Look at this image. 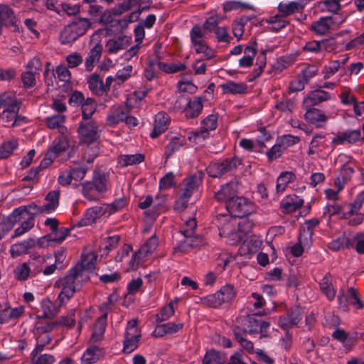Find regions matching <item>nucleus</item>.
Here are the masks:
<instances>
[{
  "label": "nucleus",
  "mask_w": 364,
  "mask_h": 364,
  "mask_svg": "<svg viewBox=\"0 0 364 364\" xmlns=\"http://www.w3.org/2000/svg\"><path fill=\"white\" fill-rule=\"evenodd\" d=\"M256 315H247L240 318L241 325H235L232 333L235 340L248 353L254 352V344L247 339V334H259V339L269 337L270 323L262 318H257Z\"/></svg>",
  "instance_id": "f257e3e1"
},
{
  "label": "nucleus",
  "mask_w": 364,
  "mask_h": 364,
  "mask_svg": "<svg viewBox=\"0 0 364 364\" xmlns=\"http://www.w3.org/2000/svg\"><path fill=\"white\" fill-rule=\"evenodd\" d=\"M87 282V277L84 274H78L73 268L56 280L55 287L61 289L57 298L59 305L61 306L68 301L81 288L82 284Z\"/></svg>",
  "instance_id": "f03ea898"
},
{
  "label": "nucleus",
  "mask_w": 364,
  "mask_h": 364,
  "mask_svg": "<svg viewBox=\"0 0 364 364\" xmlns=\"http://www.w3.org/2000/svg\"><path fill=\"white\" fill-rule=\"evenodd\" d=\"M196 227L197 223L195 218H189L185 222L184 227L182 228L181 232L186 239L178 245L176 251L186 252L190 249L199 247L203 244V238L201 236L193 237Z\"/></svg>",
  "instance_id": "7ed1b4c3"
},
{
  "label": "nucleus",
  "mask_w": 364,
  "mask_h": 364,
  "mask_svg": "<svg viewBox=\"0 0 364 364\" xmlns=\"http://www.w3.org/2000/svg\"><path fill=\"white\" fill-rule=\"evenodd\" d=\"M236 296L233 286L227 284L222 287L216 293L208 295L203 299V303L209 307L218 308L223 304L231 302Z\"/></svg>",
  "instance_id": "20e7f679"
},
{
  "label": "nucleus",
  "mask_w": 364,
  "mask_h": 364,
  "mask_svg": "<svg viewBox=\"0 0 364 364\" xmlns=\"http://www.w3.org/2000/svg\"><path fill=\"white\" fill-rule=\"evenodd\" d=\"M364 202V193L358 194L355 200L347 205L348 210L343 213L341 218L348 220V225L355 226L361 224L364 220V215L360 213V208Z\"/></svg>",
  "instance_id": "39448f33"
},
{
  "label": "nucleus",
  "mask_w": 364,
  "mask_h": 364,
  "mask_svg": "<svg viewBox=\"0 0 364 364\" xmlns=\"http://www.w3.org/2000/svg\"><path fill=\"white\" fill-rule=\"evenodd\" d=\"M229 215L234 218H243L254 211V204L247 198L236 196L225 205Z\"/></svg>",
  "instance_id": "423d86ee"
},
{
  "label": "nucleus",
  "mask_w": 364,
  "mask_h": 364,
  "mask_svg": "<svg viewBox=\"0 0 364 364\" xmlns=\"http://www.w3.org/2000/svg\"><path fill=\"white\" fill-rule=\"evenodd\" d=\"M242 163V160L234 156L210 164L208 167L209 175L213 178L220 177L227 173L235 171Z\"/></svg>",
  "instance_id": "0eeeda50"
},
{
  "label": "nucleus",
  "mask_w": 364,
  "mask_h": 364,
  "mask_svg": "<svg viewBox=\"0 0 364 364\" xmlns=\"http://www.w3.org/2000/svg\"><path fill=\"white\" fill-rule=\"evenodd\" d=\"M159 245L158 238L156 235L149 237L144 244L133 255V265L139 266L142 264L157 248Z\"/></svg>",
  "instance_id": "6e6552de"
},
{
  "label": "nucleus",
  "mask_w": 364,
  "mask_h": 364,
  "mask_svg": "<svg viewBox=\"0 0 364 364\" xmlns=\"http://www.w3.org/2000/svg\"><path fill=\"white\" fill-rule=\"evenodd\" d=\"M318 71V68L316 65L307 64L303 68L298 75L296 80L291 83L292 87L290 91H302L305 85L309 83Z\"/></svg>",
  "instance_id": "1a4fd4ad"
},
{
  "label": "nucleus",
  "mask_w": 364,
  "mask_h": 364,
  "mask_svg": "<svg viewBox=\"0 0 364 364\" xmlns=\"http://www.w3.org/2000/svg\"><path fill=\"white\" fill-rule=\"evenodd\" d=\"M238 183L235 181H231L220 186V188L214 194L215 198L219 201L225 203L227 205L231 200L237 196Z\"/></svg>",
  "instance_id": "9d476101"
},
{
  "label": "nucleus",
  "mask_w": 364,
  "mask_h": 364,
  "mask_svg": "<svg viewBox=\"0 0 364 364\" xmlns=\"http://www.w3.org/2000/svg\"><path fill=\"white\" fill-rule=\"evenodd\" d=\"M97 130L98 128L96 122L90 120L85 123H80L78 133L83 142L90 144L96 141L99 137Z\"/></svg>",
  "instance_id": "9b49d317"
},
{
  "label": "nucleus",
  "mask_w": 364,
  "mask_h": 364,
  "mask_svg": "<svg viewBox=\"0 0 364 364\" xmlns=\"http://www.w3.org/2000/svg\"><path fill=\"white\" fill-rule=\"evenodd\" d=\"M332 338L342 343L347 350L353 349L358 340L357 332L347 333L343 328H336L332 333Z\"/></svg>",
  "instance_id": "f8f14e48"
},
{
  "label": "nucleus",
  "mask_w": 364,
  "mask_h": 364,
  "mask_svg": "<svg viewBox=\"0 0 364 364\" xmlns=\"http://www.w3.org/2000/svg\"><path fill=\"white\" fill-rule=\"evenodd\" d=\"M24 312L23 306L11 308L8 303L0 305V323H8L11 320L18 318Z\"/></svg>",
  "instance_id": "ddd939ff"
},
{
  "label": "nucleus",
  "mask_w": 364,
  "mask_h": 364,
  "mask_svg": "<svg viewBox=\"0 0 364 364\" xmlns=\"http://www.w3.org/2000/svg\"><path fill=\"white\" fill-rule=\"evenodd\" d=\"M97 257L94 254H87L82 256V260L73 268L76 270L78 274H84L87 277V282L90 280V273L92 272L95 267Z\"/></svg>",
  "instance_id": "4468645a"
},
{
  "label": "nucleus",
  "mask_w": 364,
  "mask_h": 364,
  "mask_svg": "<svg viewBox=\"0 0 364 364\" xmlns=\"http://www.w3.org/2000/svg\"><path fill=\"white\" fill-rule=\"evenodd\" d=\"M204 100L203 97H195L190 100L183 109L185 117L187 119L198 117L202 112Z\"/></svg>",
  "instance_id": "2eb2a0df"
},
{
  "label": "nucleus",
  "mask_w": 364,
  "mask_h": 364,
  "mask_svg": "<svg viewBox=\"0 0 364 364\" xmlns=\"http://www.w3.org/2000/svg\"><path fill=\"white\" fill-rule=\"evenodd\" d=\"M104 348L97 345H90L87 348L81 357L82 364H94L104 356Z\"/></svg>",
  "instance_id": "dca6fc26"
},
{
  "label": "nucleus",
  "mask_w": 364,
  "mask_h": 364,
  "mask_svg": "<svg viewBox=\"0 0 364 364\" xmlns=\"http://www.w3.org/2000/svg\"><path fill=\"white\" fill-rule=\"evenodd\" d=\"M0 22L4 24L5 27L14 28L15 31H18L14 12L13 9L7 5L0 4Z\"/></svg>",
  "instance_id": "f3484780"
},
{
  "label": "nucleus",
  "mask_w": 364,
  "mask_h": 364,
  "mask_svg": "<svg viewBox=\"0 0 364 364\" xmlns=\"http://www.w3.org/2000/svg\"><path fill=\"white\" fill-rule=\"evenodd\" d=\"M362 141L361 132L359 129L346 130L336 135L332 140L336 144H343L345 142L355 144Z\"/></svg>",
  "instance_id": "a211bd4d"
},
{
  "label": "nucleus",
  "mask_w": 364,
  "mask_h": 364,
  "mask_svg": "<svg viewBox=\"0 0 364 364\" xmlns=\"http://www.w3.org/2000/svg\"><path fill=\"white\" fill-rule=\"evenodd\" d=\"M218 114H209L201 122L200 129L196 132V136L205 139L209 136V132L215 130L218 125Z\"/></svg>",
  "instance_id": "6ab92c4d"
},
{
  "label": "nucleus",
  "mask_w": 364,
  "mask_h": 364,
  "mask_svg": "<svg viewBox=\"0 0 364 364\" xmlns=\"http://www.w3.org/2000/svg\"><path fill=\"white\" fill-rule=\"evenodd\" d=\"M170 117L164 112H160L155 116L154 129L150 134L152 139H155L168 129Z\"/></svg>",
  "instance_id": "aec40b11"
},
{
  "label": "nucleus",
  "mask_w": 364,
  "mask_h": 364,
  "mask_svg": "<svg viewBox=\"0 0 364 364\" xmlns=\"http://www.w3.org/2000/svg\"><path fill=\"white\" fill-rule=\"evenodd\" d=\"M305 109L306 112L304 114V118L309 123L314 124L316 127H323L324 126L327 117L321 110L314 107Z\"/></svg>",
  "instance_id": "412c9836"
},
{
  "label": "nucleus",
  "mask_w": 364,
  "mask_h": 364,
  "mask_svg": "<svg viewBox=\"0 0 364 364\" xmlns=\"http://www.w3.org/2000/svg\"><path fill=\"white\" fill-rule=\"evenodd\" d=\"M184 326L183 323H174L168 322L158 324L153 332L155 337H163L165 335H172L181 331Z\"/></svg>",
  "instance_id": "4be33fe9"
},
{
  "label": "nucleus",
  "mask_w": 364,
  "mask_h": 364,
  "mask_svg": "<svg viewBox=\"0 0 364 364\" xmlns=\"http://www.w3.org/2000/svg\"><path fill=\"white\" fill-rule=\"evenodd\" d=\"M13 212L14 215H15L17 218H19V221L21 218H24V215H28V218H32L33 220V215L44 213L43 205L39 206L33 203L28 204V205L15 208Z\"/></svg>",
  "instance_id": "5701e85b"
},
{
  "label": "nucleus",
  "mask_w": 364,
  "mask_h": 364,
  "mask_svg": "<svg viewBox=\"0 0 364 364\" xmlns=\"http://www.w3.org/2000/svg\"><path fill=\"white\" fill-rule=\"evenodd\" d=\"M55 74L56 79L62 82V85H59L60 87H63L61 91H73L70 72L64 65H60L56 68Z\"/></svg>",
  "instance_id": "b1692460"
},
{
  "label": "nucleus",
  "mask_w": 364,
  "mask_h": 364,
  "mask_svg": "<svg viewBox=\"0 0 364 364\" xmlns=\"http://www.w3.org/2000/svg\"><path fill=\"white\" fill-rule=\"evenodd\" d=\"M105 213L103 208L101 206H94L87 209L83 217L77 223V226L82 227L92 224L96 219Z\"/></svg>",
  "instance_id": "393cba45"
},
{
  "label": "nucleus",
  "mask_w": 364,
  "mask_h": 364,
  "mask_svg": "<svg viewBox=\"0 0 364 364\" xmlns=\"http://www.w3.org/2000/svg\"><path fill=\"white\" fill-rule=\"evenodd\" d=\"M280 204L284 212L290 213L299 209L304 204V200L296 195L288 196Z\"/></svg>",
  "instance_id": "a878e982"
},
{
  "label": "nucleus",
  "mask_w": 364,
  "mask_h": 364,
  "mask_svg": "<svg viewBox=\"0 0 364 364\" xmlns=\"http://www.w3.org/2000/svg\"><path fill=\"white\" fill-rule=\"evenodd\" d=\"M127 110L121 107H113L108 112L107 124L110 127H114L121 122H124Z\"/></svg>",
  "instance_id": "bb28decb"
},
{
  "label": "nucleus",
  "mask_w": 364,
  "mask_h": 364,
  "mask_svg": "<svg viewBox=\"0 0 364 364\" xmlns=\"http://www.w3.org/2000/svg\"><path fill=\"white\" fill-rule=\"evenodd\" d=\"M103 50L102 45L97 43L89 52L85 61V67L87 71L92 70L95 62L100 60Z\"/></svg>",
  "instance_id": "cd10ccee"
},
{
  "label": "nucleus",
  "mask_w": 364,
  "mask_h": 364,
  "mask_svg": "<svg viewBox=\"0 0 364 364\" xmlns=\"http://www.w3.org/2000/svg\"><path fill=\"white\" fill-rule=\"evenodd\" d=\"M107 327L106 314L101 315L96 322L90 341L92 343H97L102 340Z\"/></svg>",
  "instance_id": "c85d7f7f"
},
{
  "label": "nucleus",
  "mask_w": 364,
  "mask_h": 364,
  "mask_svg": "<svg viewBox=\"0 0 364 364\" xmlns=\"http://www.w3.org/2000/svg\"><path fill=\"white\" fill-rule=\"evenodd\" d=\"M35 245V240L32 238L17 242L11 246L10 253L12 257H17L28 252V250Z\"/></svg>",
  "instance_id": "c756f323"
},
{
  "label": "nucleus",
  "mask_w": 364,
  "mask_h": 364,
  "mask_svg": "<svg viewBox=\"0 0 364 364\" xmlns=\"http://www.w3.org/2000/svg\"><path fill=\"white\" fill-rule=\"evenodd\" d=\"M331 98L328 92H310L303 100L304 108L311 107Z\"/></svg>",
  "instance_id": "7c9ffc66"
},
{
  "label": "nucleus",
  "mask_w": 364,
  "mask_h": 364,
  "mask_svg": "<svg viewBox=\"0 0 364 364\" xmlns=\"http://www.w3.org/2000/svg\"><path fill=\"white\" fill-rule=\"evenodd\" d=\"M69 232V229L64 227L58 228L57 230H55V232H53L50 234H48L45 237L41 238L38 240L39 245L42 247L43 245L44 241H46L48 242H55L57 243H60L65 239Z\"/></svg>",
  "instance_id": "2f4dec72"
},
{
  "label": "nucleus",
  "mask_w": 364,
  "mask_h": 364,
  "mask_svg": "<svg viewBox=\"0 0 364 364\" xmlns=\"http://www.w3.org/2000/svg\"><path fill=\"white\" fill-rule=\"evenodd\" d=\"M320 290L325 294L329 301H332L336 296V290L333 287L331 275L327 273L319 282Z\"/></svg>",
  "instance_id": "473e14b6"
},
{
  "label": "nucleus",
  "mask_w": 364,
  "mask_h": 364,
  "mask_svg": "<svg viewBox=\"0 0 364 364\" xmlns=\"http://www.w3.org/2000/svg\"><path fill=\"white\" fill-rule=\"evenodd\" d=\"M60 191H50L46 196V203L43 205L44 214H49L55 211L59 205Z\"/></svg>",
  "instance_id": "72a5a7b5"
},
{
  "label": "nucleus",
  "mask_w": 364,
  "mask_h": 364,
  "mask_svg": "<svg viewBox=\"0 0 364 364\" xmlns=\"http://www.w3.org/2000/svg\"><path fill=\"white\" fill-rule=\"evenodd\" d=\"M19 221L14 212L7 217L0 216V240H1L14 226V225Z\"/></svg>",
  "instance_id": "f704fd0d"
},
{
  "label": "nucleus",
  "mask_w": 364,
  "mask_h": 364,
  "mask_svg": "<svg viewBox=\"0 0 364 364\" xmlns=\"http://www.w3.org/2000/svg\"><path fill=\"white\" fill-rule=\"evenodd\" d=\"M227 356L225 353L215 350H208L203 359V364H225Z\"/></svg>",
  "instance_id": "c9c22d12"
},
{
  "label": "nucleus",
  "mask_w": 364,
  "mask_h": 364,
  "mask_svg": "<svg viewBox=\"0 0 364 364\" xmlns=\"http://www.w3.org/2000/svg\"><path fill=\"white\" fill-rule=\"evenodd\" d=\"M231 217L229 214H218L213 220V223L217 225L220 231V235L232 230Z\"/></svg>",
  "instance_id": "e433bc0d"
},
{
  "label": "nucleus",
  "mask_w": 364,
  "mask_h": 364,
  "mask_svg": "<svg viewBox=\"0 0 364 364\" xmlns=\"http://www.w3.org/2000/svg\"><path fill=\"white\" fill-rule=\"evenodd\" d=\"M296 179V175L291 171H284L280 173L277 181V191L283 192L289 183Z\"/></svg>",
  "instance_id": "4c0bfd02"
},
{
  "label": "nucleus",
  "mask_w": 364,
  "mask_h": 364,
  "mask_svg": "<svg viewBox=\"0 0 364 364\" xmlns=\"http://www.w3.org/2000/svg\"><path fill=\"white\" fill-rule=\"evenodd\" d=\"M72 28L79 37L85 35L91 27V22L87 18H75L70 23Z\"/></svg>",
  "instance_id": "58836bf2"
},
{
  "label": "nucleus",
  "mask_w": 364,
  "mask_h": 364,
  "mask_svg": "<svg viewBox=\"0 0 364 364\" xmlns=\"http://www.w3.org/2000/svg\"><path fill=\"white\" fill-rule=\"evenodd\" d=\"M353 246L352 239L343 235L328 243V248L333 251H338L343 248H350Z\"/></svg>",
  "instance_id": "ea45409f"
},
{
  "label": "nucleus",
  "mask_w": 364,
  "mask_h": 364,
  "mask_svg": "<svg viewBox=\"0 0 364 364\" xmlns=\"http://www.w3.org/2000/svg\"><path fill=\"white\" fill-rule=\"evenodd\" d=\"M83 9L93 16H97L103 14L104 7L100 4L98 0H83Z\"/></svg>",
  "instance_id": "a19ab883"
},
{
  "label": "nucleus",
  "mask_w": 364,
  "mask_h": 364,
  "mask_svg": "<svg viewBox=\"0 0 364 364\" xmlns=\"http://www.w3.org/2000/svg\"><path fill=\"white\" fill-rule=\"evenodd\" d=\"M41 306L43 309V315L40 318H53L58 312V308L48 298L41 301Z\"/></svg>",
  "instance_id": "79ce46f5"
},
{
  "label": "nucleus",
  "mask_w": 364,
  "mask_h": 364,
  "mask_svg": "<svg viewBox=\"0 0 364 364\" xmlns=\"http://www.w3.org/2000/svg\"><path fill=\"white\" fill-rule=\"evenodd\" d=\"M329 40L323 39L321 41H311L306 42L303 47V50L313 53H318L327 49V44Z\"/></svg>",
  "instance_id": "37998d69"
},
{
  "label": "nucleus",
  "mask_w": 364,
  "mask_h": 364,
  "mask_svg": "<svg viewBox=\"0 0 364 364\" xmlns=\"http://www.w3.org/2000/svg\"><path fill=\"white\" fill-rule=\"evenodd\" d=\"M28 262H23L16 266L14 269V275L16 279L20 282L26 281L29 277H32L31 270L30 269Z\"/></svg>",
  "instance_id": "c03bdc74"
},
{
  "label": "nucleus",
  "mask_w": 364,
  "mask_h": 364,
  "mask_svg": "<svg viewBox=\"0 0 364 364\" xmlns=\"http://www.w3.org/2000/svg\"><path fill=\"white\" fill-rule=\"evenodd\" d=\"M92 183L97 193H105L107 190V177L100 171H94Z\"/></svg>",
  "instance_id": "a18cd8bd"
},
{
  "label": "nucleus",
  "mask_w": 364,
  "mask_h": 364,
  "mask_svg": "<svg viewBox=\"0 0 364 364\" xmlns=\"http://www.w3.org/2000/svg\"><path fill=\"white\" fill-rule=\"evenodd\" d=\"M45 262L46 259L44 257L39 255H32L31 257L27 262L29 267H31L30 269L31 270L32 277L36 276L43 271V265Z\"/></svg>",
  "instance_id": "49530a36"
},
{
  "label": "nucleus",
  "mask_w": 364,
  "mask_h": 364,
  "mask_svg": "<svg viewBox=\"0 0 364 364\" xmlns=\"http://www.w3.org/2000/svg\"><path fill=\"white\" fill-rule=\"evenodd\" d=\"M128 39L126 36H119L116 40H109L107 46L110 54L117 53L118 51L126 48Z\"/></svg>",
  "instance_id": "de8ad7c7"
},
{
  "label": "nucleus",
  "mask_w": 364,
  "mask_h": 364,
  "mask_svg": "<svg viewBox=\"0 0 364 364\" xmlns=\"http://www.w3.org/2000/svg\"><path fill=\"white\" fill-rule=\"evenodd\" d=\"M78 38L79 36L75 33L73 28L69 24L61 31L60 41L61 44L68 45L74 43Z\"/></svg>",
  "instance_id": "09e8293b"
},
{
  "label": "nucleus",
  "mask_w": 364,
  "mask_h": 364,
  "mask_svg": "<svg viewBox=\"0 0 364 364\" xmlns=\"http://www.w3.org/2000/svg\"><path fill=\"white\" fill-rule=\"evenodd\" d=\"M186 139L184 136H174L165 147V155L169 158L175 151H178L180 148L185 144Z\"/></svg>",
  "instance_id": "8fccbe9b"
},
{
  "label": "nucleus",
  "mask_w": 364,
  "mask_h": 364,
  "mask_svg": "<svg viewBox=\"0 0 364 364\" xmlns=\"http://www.w3.org/2000/svg\"><path fill=\"white\" fill-rule=\"evenodd\" d=\"M82 117L84 120H87L91 118L92 114L95 112L97 105L95 101L90 97H87L81 105Z\"/></svg>",
  "instance_id": "3c124183"
},
{
  "label": "nucleus",
  "mask_w": 364,
  "mask_h": 364,
  "mask_svg": "<svg viewBox=\"0 0 364 364\" xmlns=\"http://www.w3.org/2000/svg\"><path fill=\"white\" fill-rule=\"evenodd\" d=\"M144 161V156L141 154L122 155L119 157V162L122 166L136 165Z\"/></svg>",
  "instance_id": "603ef678"
},
{
  "label": "nucleus",
  "mask_w": 364,
  "mask_h": 364,
  "mask_svg": "<svg viewBox=\"0 0 364 364\" xmlns=\"http://www.w3.org/2000/svg\"><path fill=\"white\" fill-rule=\"evenodd\" d=\"M238 9H249L255 11V6L252 4L242 2L241 1H228L223 4V10L225 12H229Z\"/></svg>",
  "instance_id": "864d4df0"
},
{
  "label": "nucleus",
  "mask_w": 364,
  "mask_h": 364,
  "mask_svg": "<svg viewBox=\"0 0 364 364\" xmlns=\"http://www.w3.org/2000/svg\"><path fill=\"white\" fill-rule=\"evenodd\" d=\"M18 146V143L16 139H11L2 143L0 146V159L9 157Z\"/></svg>",
  "instance_id": "5fc2aeb1"
},
{
  "label": "nucleus",
  "mask_w": 364,
  "mask_h": 364,
  "mask_svg": "<svg viewBox=\"0 0 364 364\" xmlns=\"http://www.w3.org/2000/svg\"><path fill=\"white\" fill-rule=\"evenodd\" d=\"M331 17H321L318 21L314 22L311 25V29L318 35L323 36L326 34L330 31V25L328 23V20Z\"/></svg>",
  "instance_id": "6e6d98bb"
},
{
  "label": "nucleus",
  "mask_w": 364,
  "mask_h": 364,
  "mask_svg": "<svg viewBox=\"0 0 364 364\" xmlns=\"http://www.w3.org/2000/svg\"><path fill=\"white\" fill-rule=\"evenodd\" d=\"M207 33L202 30L199 25H195L190 31V39L191 46H193L200 42L205 41V35Z\"/></svg>",
  "instance_id": "4d7b16f0"
},
{
  "label": "nucleus",
  "mask_w": 364,
  "mask_h": 364,
  "mask_svg": "<svg viewBox=\"0 0 364 364\" xmlns=\"http://www.w3.org/2000/svg\"><path fill=\"white\" fill-rule=\"evenodd\" d=\"M156 65L159 70L166 73H176L177 72L185 70L186 68L185 63L175 64L157 61Z\"/></svg>",
  "instance_id": "13d9d810"
},
{
  "label": "nucleus",
  "mask_w": 364,
  "mask_h": 364,
  "mask_svg": "<svg viewBox=\"0 0 364 364\" xmlns=\"http://www.w3.org/2000/svg\"><path fill=\"white\" fill-rule=\"evenodd\" d=\"M354 173V168L353 167L345 165L341 169L339 176L335 180V183L339 186L338 191L342 189L343 186L341 185V182L343 183H347L352 177Z\"/></svg>",
  "instance_id": "bf43d9fd"
},
{
  "label": "nucleus",
  "mask_w": 364,
  "mask_h": 364,
  "mask_svg": "<svg viewBox=\"0 0 364 364\" xmlns=\"http://www.w3.org/2000/svg\"><path fill=\"white\" fill-rule=\"evenodd\" d=\"M298 57V53H290L285 55H283L278 58L276 64L277 69L279 70H283L284 69L287 68L290 65H291L296 60Z\"/></svg>",
  "instance_id": "052dcab7"
},
{
  "label": "nucleus",
  "mask_w": 364,
  "mask_h": 364,
  "mask_svg": "<svg viewBox=\"0 0 364 364\" xmlns=\"http://www.w3.org/2000/svg\"><path fill=\"white\" fill-rule=\"evenodd\" d=\"M65 122V116L63 114H55L46 118L45 122L49 129H65L63 124Z\"/></svg>",
  "instance_id": "680f3d73"
},
{
  "label": "nucleus",
  "mask_w": 364,
  "mask_h": 364,
  "mask_svg": "<svg viewBox=\"0 0 364 364\" xmlns=\"http://www.w3.org/2000/svg\"><path fill=\"white\" fill-rule=\"evenodd\" d=\"M95 186L92 181H85L82 183V193L85 198L89 200H96L98 199Z\"/></svg>",
  "instance_id": "e2e57ef3"
},
{
  "label": "nucleus",
  "mask_w": 364,
  "mask_h": 364,
  "mask_svg": "<svg viewBox=\"0 0 364 364\" xmlns=\"http://www.w3.org/2000/svg\"><path fill=\"white\" fill-rule=\"evenodd\" d=\"M348 204H345L343 205H340L336 203H333V204H328L323 208V217L328 216V219H330L333 215L342 213L344 211V209L347 207Z\"/></svg>",
  "instance_id": "0e129e2a"
},
{
  "label": "nucleus",
  "mask_w": 364,
  "mask_h": 364,
  "mask_svg": "<svg viewBox=\"0 0 364 364\" xmlns=\"http://www.w3.org/2000/svg\"><path fill=\"white\" fill-rule=\"evenodd\" d=\"M173 302H169L166 306H164L159 313L156 315V321L160 323L168 320L174 314Z\"/></svg>",
  "instance_id": "69168bd1"
},
{
  "label": "nucleus",
  "mask_w": 364,
  "mask_h": 364,
  "mask_svg": "<svg viewBox=\"0 0 364 364\" xmlns=\"http://www.w3.org/2000/svg\"><path fill=\"white\" fill-rule=\"evenodd\" d=\"M299 9V4L295 1L289 3H279L278 5L279 12L281 13V16L286 17L294 14Z\"/></svg>",
  "instance_id": "338daca9"
},
{
  "label": "nucleus",
  "mask_w": 364,
  "mask_h": 364,
  "mask_svg": "<svg viewBox=\"0 0 364 364\" xmlns=\"http://www.w3.org/2000/svg\"><path fill=\"white\" fill-rule=\"evenodd\" d=\"M57 326V322H43L38 321L35 323L33 333L35 334H42L51 332Z\"/></svg>",
  "instance_id": "774afa93"
}]
</instances>
